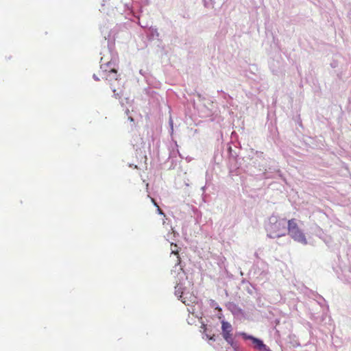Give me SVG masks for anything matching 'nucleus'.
<instances>
[{
  "label": "nucleus",
  "mask_w": 351,
  "mask_h": 351,
  "mask_svg": "<svg viewBox=\"0 0 351 351\" xmlns=\"http://www.w3.org/2000/svg\"><path fill=\"white\" fill-rule=\"evenodd\" d=\"M288 234L295 241L303 245L308 243L307 239L303 231L300 228L295 219H291L287 221Z\"/></svg>",
  "instance_id": "obj_1"
},
{
  "label": "nucleus",
  "mask_w": 351,
  "mask_h": 351,
  "mask_svg": "<svg viewBox=\"0 0 351 351\" xmlns=\"http://www.w3.org/2000/svg\"><path fill=\"white\" fill-rule=\"evenodd\" d=\"M268 236L271 238H278L285 235L286 226L284 219L271 222L267 228Z\"/></svg>",
  "instance_id": "obj_2"
},
{
  "label": "nucleus",
  "mask_w": 351,
  "mask_h": 351,
  "mask_svg": "<svg viewBox=\"0 0 351 351\" xmlns=\"http://www.w3.org/2000/svg\"><path fill=\"white\" fill-rule=\"evenodd\" d=\"M221 329H222V335L223 337L226 339V341L232 345L233 341L232 339V326L230 323L222 321L221 322Z\"/></svg>",
  "instance_id": "obj_3"
},
{
  "label": "nucleus",
  "mask_w": 351,
  "mask_h": 351,
  "mask_svg": "<svg viewBox=\"0 0 351 351\" xmlns=\"http://www.w3.org/2000/svg\"><path fill=\"white\" fill-rule=\"evenodd\" d=\"M243 336L245 339L252 340L254 348L258 350L259 351H271V350L268 348L261 339L251 335H247L246 334H243Z\"/></svg>",
  "instance_id": "obj_4"
},
{
  "label": "nucleus",
  "mask_w": 351,
  "mask_h": 351,
  "mask_svg": "<svg viewBox=\"0 0 351 351\" xmlns=\"http://www.w3.org/2000/svg\"><path fill=\"white\" fill-rule=\"evenodd\" d=\"M117 72L114 69H112L108 72L106 80L110 82L112 80H117Z\"/></svg>",
  "instance_id": "obj_5"
},
{
  "label": "nucleus",
  "mask_w": 351,
  "mask_h": 351,
  "mask_svg": "<svg viewBox=\"0 0 351 351\" xmlns=\"http://www.w3.org/2000/svg\"><path fill=\"white\" fill-rule=\"evenodd\" d=\"M172 254H174L176 255H177V264L179 265L180 263V258L179 256V254H178V250H172Z\"/></svg>",
  "instance_id": "obj_6"
},
{
  "label": "nucleus",
  "mask_w": 351,
  "mask_h": 351,
  "mask_svg": "<svg viewBox=\"0 0 351 351\" xmlns=\"http://www.w3.org/2000/svg\"><path fill=\"white\" fill-rule=\"evenodd\" d=\"M154 206L157 207V210H158V214L162 215H165V213H163V211L160 208V207H159V206L157 204V203H154Z\"/></svg>",
  "instance_id": "obj_7"
},
{
  "label": "nucleus",
  "mask_w": 351,
  "mask_h": 351,
  "mask_svg": "<svg viewBox=\"0 0 351 351\" xmlns=\"http://www.w3.org/2000/svg\"><path fill=\"white\" fill-rule=\"evenodd\" d=\"M111 89L113 91V93H114V95H119V93H117V90L114 88V87L112 85H111Z\"/></svg>",
  "instance_id": "obj_8"
},
{
  "label": "nucleus",
  "mask_w": 351,
  "mask_h": 351,
  "mask_svg": "<svg viewBox=\"0 0 351 351\" xmlns=\"http://www.w3.org/2000/svg\"><path fill=\"white\" fill-rule=\"evenodd\" d=\"M93 78H94V79H95V80H96V81H99V77H97L96 75H93Z\"/></svg>",
  "instance_id": "obj_9"
},
{
  "label": "nucleus",
  "mask_w": 351,
  "mask_h": 351,
  "mask_svg": "<svg viewBox=\"0 0 351 351\" xmlns=\"http://www.w3.org/2000/svg\"><path fill=\"white\" fill-rule=\"evenodd\" d=\"M152 203H154H154H156V202H155L154 199H153V198H152Z\"/></svg>",
  "instance_id": "obj_10"
},
{
  "label": "nucleus",
  "mask_w": 351,
  "mask_h": 351,
  "mask_svg": "<svg viewBox=\"0 0 351 351\" xmlns=\"http://www.w3.org/2000/svg\"><path fill=\"white\" fill-rule=\"evenodd\" d=\"M235 351H239V350H236V349H235Z\"/></svg>",
  "instance_id": "obj_11"
}]
</instances>
